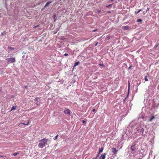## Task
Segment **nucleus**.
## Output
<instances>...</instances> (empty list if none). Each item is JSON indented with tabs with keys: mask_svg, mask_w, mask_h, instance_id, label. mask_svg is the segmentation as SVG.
<instances>
[{
	"mask_svg": "<svg viewBox=\"0 0 159 159\" xmlns=\"http://www.w3.org/2000/svg\"><path fill=\"white\" fill-rule=\"evenodd\" d=\"M135 145H132L131 147V150H132V151H134L135 150Z\"/></svg>",
	"mask_w": 159,
	"mask_h": 159,
	"instance_id": "obj_6",
	"label": "nucleus"
},
{
	"mask_svg": "<svg viewBox=\"0 0 159 159\" xmlns=\"http://www.w3.org/2000/svg\"><path fill=\"white\" fill-rule=\"evenodd\" d=\"M99 66H103V65L101 64H99Z\"/></svg>",
	"mask_w": 159,
	"mask_h": 159,
	"instance_id": "obj_35",
	"label": "nucleus"
},
{
	"mask_svg": "<svg viewBox=\"0 0 159 159\" xmlns=\"http://www.w3.org/2000/svg\"><path fill=\"white\" fill-rule=\"evenodd\" d=\"M107 12L108 13H111V11H107Z\"/></svg>",
	"mask_w": 159,
	"mask_h": 159,
	"instance_id": "obj_31",
	"label": "nucleus"
},
{
	"mask_svg": "<svg viewBox=\"0 0 159 159\" xmlns=\"http://www.w3.org/2000/svg\"><path fill=\"white\" fill-rule=\"evenodd\" d=\"M106 155V154L105 153H104L103 154L101 155L100 157V158L101 159H105Z\"/></svg>",
	"mask_w": 159,
	"mask_h": 159,
	"instance_id": "obj_5",
	"label": "nucleus"
},
{
	"mask_svg": "<svg viewBox=\"0 0 159 159\" xmlns=\"http://www.w3.org/2000/svg\"><path fill=\"white\" fill-rule=\"evenodd\" d=\"M6 60L7 61L8 64L12 63L16 61V59L14 57L7 58Z\"/></svg>",
	"mask_w": 159,
	"mask_h": 159,
	"instance_id": "obj_2",
	"label": "nucleus"
},
{
	"mask_svg": "<svg viewBox=\"0 0 159 159\" xmlns=\"http://www.w3.org/2000/svg\"><path fill=\"white\" fill-rule=\"evenodd\" d=\"M18 154V152H15L13 153L12 155L13 156H16Z\"/></svg>",
	"mask_w": 159,
	"mask_h": 159,
	"instance_id": "obj_21",
	"label": "nucleus"
},
{
	"mask_svg": "<svg viewBox=\"0 0 159 159\" xmlns=\"http://www.w3.org/2000/svg\"><path fill=\"white\" fill-rule=\"evenodd\" d=\"M8 48L10 49L12 51V50H14L15 49H16L15 48H14L11 47H8Z\"/></svg>",
	"mask_w": 159,
	"mask_h": 159,
	"instance_id": "obj_11",
	"label": "nucleus"
},
{
	"mask_svg": "<svg viewBox=\"0 0 159 159\" xmlns=\"http://www.w3.org/2000/svg\"><path fill=\"white\" fill-rule=\"evenodd\" d=\"M129 27L128 26H124L123 28L124 29V30H127L129 29Z\"/></svg>",
	"mask_w": 159,
	"mask_h": 159,
	"instance_id": "obj_15",
	"label": "nucleus"
},
{
	"mask_svg": "<svg viewBox=\"0 0 159 159\" xmlns=\"http://www.w3.org/2000/svg\"><path fill=\"white\" fill-rule=\"evenodd\" d=\"M97 11H98V13H100V12H101V10H97Z\"/></svg>",
	"mask_w": 159,
	"mask_h": 159,
	"instance_id": "obj_26",
	"label": "nucleus"
},
{
	"mask_svg": "<svg viewBox=\"0 0 159 159\" xmlns=\"http://www.w3.org/2000/svg\"><path fill=\"white\" fill-rule=\"evenodd\" d=\"M52 2H48L45 4V5L44 6V7H46L48 6L49 4L52 3Z\"/></svg>",
	"mask_w": 159,
	"mask_h": 159,
	"instance_id": "obj_8",
	"label": "nucleus"
},
{
	"mask_svg": "<svg viewBox=\"0 0 159 159\" xmlns=\"http://www.w3.org/2000/svg\"><path fill=\"white\" fill-rule=\"evenodd\" d=\"M96 31V30H93V31Z\"/></svg>",
	"mask_w": 159,
	"mask_h": 159,
	"instance_id": "obj_37",
	"label": "nucleus"
},
{
	"mask_svg": "<svg viewBox=\"0 0 159 159\" xmlns=\"http://www.w3.org/2000/svg\"><path fill=\"white\" fill-rule=\"evenodd\" d=\"M16 107L15 106H13L12 107H11V111L12 110H14V109H16Z\"/></svg>",
	"mask_w": 159,
	"mask_h": 159,
	"instance_id": "obj_16",
	"label": "nucleus"
},
{
	"mask_svg": "<svg viewBox=\"0 0 159 159\" xmlns=\"http://www.w3.org/2000/svg\"><path fill=\"white\" fill-rule=\"evenodd\" d=\"M6 32L4 31L2 32L1 34L2 35H4L5 34H6Z\"/></svg>",
	"mask_w": 159,
	"mask_h": 159,
	"instance_id": "obj_22",
	"label": "nucleus"
},
{
	"mask_svg": "<svg viewBox=\"0 0 159 159\" xmlns=\"http://www.w3.org/2000/svg\"><path fill=\"white\" fill-rule=\"evenodd\" d=\"M39 26V25H37V26H35L34 27V28H36V27H38Z\"/></svg>",
	"mask_w": 159,
	"mask_h": 159,
	"instance_id": "obj_33",
	"label": "nucleus"
},
{
	"mask_svg": "<svg viewBox=\"0 0 159 159\" xmlns=\"http://www.w3.org/2000/svg\"><path fill=\"white\" fill-rule=\"evenodd\" d=\"M130 88V85H129V82H128V90H129Z\"/></svg>",
	"mask_w": 159,
	"mask_h": 159,
	"instance_id": "obj_24",
	"label": "nucleus"
},
{
	"mask_svg": "<svg viewBox=\"0 0 159 159\" xmlns=\"http://www.w3.org/2000/svg\"><path fill=\"white\" fill-rule=\"evenodd\" d=\"M158 45H155L154 47V49H155L158 46Z\"/></svg>",
	"mask_w": 159,
	"mask_h": 159,
	"instance_id": "obj_23",
	"label": "nucleus"
},
{
	"mask_svg": "<svg viewBox=\"0 0 159 159\" xmlns=\"http://www.w3.org/2000/svg\"><path fill=\"white\" fill-rule=\"evenodd\" d=\"M103 148H100L99 149V153H98V154L99 155V154L100 153H101V152H102V151L103 150Z\"/></svg>",
	"mask_w": 159,
	"mask_h": 159,
	"instance_id": "obj_12",
	"label": "nucleus"
},
{
	"mask_svg": "<svg viewBox=\"0 0 159 159\" xmlns=\"http://www.w3.org/2000/svg\"><path fill=\"white\" fill-rule=\"evenodd\" d=\"M155 117L154 116H152V117L150 118L149 120V121H151Z\"/></svg>",
	"mask_w": 159,
	"mask_h": 159,
	"instance_id": "obj_9",
	"label": "nucleus"
},
{
	"mask_svg": "<svg viewBox=\"0 0 159 159\" xmlns=\"http://www.w3.org/2000/svg\"><path fill=\"white\" fill-rule=\"evenodd\" d=\"M141 11V9H139L138 11H137L136 12H135V14L136 15L137 14H138L140 11Z\"/></svg>",
	"mask_w": 159,
	"mask_h": 159,
	"instance_id": "obj_19",
	"label": "nucleus"
},
{
	"mask_svg": "<svg viewBox=\"0 0 159 159\" xmlns=\"http://www.w3.org/2000/svg\"><path fill=\"white\" fill-rule=\"evenodd\" d=\"M95 111V109H94V108L92 110V111L93 112H94V111Z\"/></svg>",
	"mask_w": 159,
	"mask_h": 159,
	"instance_id": "obj_30",
	"label": "nucleus"
},
{
	"mask_svg": "<svg viewBox=\"0 0 159 159\" xmlns=\"http://www.w3.org/2000/svg\"><path fill=\"white\" fill-rule=\"evenodd\" d=\"M86 122V121H85V120H83V123H85Z\"/></svg>",
	"mask_w": 159,
	"mask_h": 159,
	"instance_id": "obj_28",
	"label": "nucleus"
},
{
	"mask_svg": "<svg viewBox=\"0 0 159 159\" xmlns=\"http://www.w3.org/2000/svg\"><path fill=\"white\" fill-rule=\"evenodd\" d=\"M39 98H37L34 99V100L35 102V103L38 106V100L39 99Z\"/></svg>",
	"mask_w": 159,
	"mask_h": 159,
	"instance_id": "obj_7",
	"label": "nucleus"
},
{
	"mask_svg": "<svg viewBox=\"0 0 159 159\" xmlns=\"http://www.w3.org/2000/svg\"><path fill=\"white\" fill-rule=\"evenodd\" d=\"M79 64V62L78 61L77 62H76L75 63L74 65V67H75L77 65H78Z\"/></svg>",
	"mask_w": 159,
	"mask_h": 159,
	"instance_id": "obj_10",
	"label": "nucleus"
},
{
	"mask_svg": "<svg viewBox=\"0 0 159 159\" xmlns=\"http://www.w3.org/2000/svg\"><path fill=\"white\" fill-rule=\"evenodd\" d=\"M114 0H111V2H113Z\"/></svg>",
	"mask_w": 159,
	"mask_h": 159,
	"instance_id": "obj_36",
	"label": "nucleus"
},
{
	"mask_svg": "<svg viewBox=\"0 0 159 159\" xmlns=\"http://www.w3.org/2000/svg\"><path fill=\"white\" fill-rule=\"evenodd\" d=\"M64 55V56H68V54H67V53H65V54Z\"/></svg>",
	"mask_w": 159,
	"mask_h": 159,
	"instance_id": "obj_27",
	"label": "nucleus"
},
{
	"mask_svg": "<svg viewBox=\"0 0 159 159\" xmlns=\"http://www.w3.org/2000/svg\"><path fill=\"white\" fill-rule=\"evenodd\" d=\"M64 113L66 115H68L70 116V110L68 109H66L64 111Z\"/></svg>",
	"mask_w": 159,
	"mask_h": 159,
	"instance_id": "obj_3",
	"label": "nucleus"
},
{
	"mask_svg": "<svg viewBox=\"0 0 159 159\" xmlns=\"http://www.w3.org/2000/svg\"><path fill=\"white\" fill-rule=\"evenodd\" d=\"M147 76H145V77H144V80L146 81H148V79L147 78Z\"/></svg>",
	"mask_w": 159,
	"mask_h": 159,
	"instance_id": "obj_18",
	"label": "nucleus"
},
{
	"mask_svg": "<svg viewBox=\"0 0 159 159\" xmlns=\"http://www.w3.org/2000/svg\"><path fill=\"white\" fill-rule=\"evenodd\" d=\"M29 123H30L29 121H28V123H27V124H25V123H20V124H23V125H29Z\"/></svg>",
	"mask_w": 159,
	"mask_h": 159,
	"instance_id": "obj_13",
	"label": "nucleus"
},
{
	"mask_svg": "<svg viewBox=\"0 0 159 159\" xmlns=\"http://www.w3.org/2000/svg\"><path fill=\"white\" fill-rule=\"evenodd\" d=\"M111 38V37L109 36V35H107L106 37V40H108L109 39H110Z\"/></svg>",
	"mask_w": 159,
	"mask_h": 159,
	"instance_id": "obj_14",
	"label": "nucleus"
},
{
	"mask_svg": "<svg viewBox=\"0 0 159 159\" xmlns=\"http://www.w3.org/2000/svg\"><path fill=\"white\" fill-rule=\"evenodd\" d=\"M131 67H132V66H130L129 67V69H131Z\"/></svg>",
	"mask_w": 159,
	"mask_h": 159,
	"instance_id": "obj_29",
	"label": "nucleus"
},
{
	"mask_svg": "<svg viewBox=\"0 0 159 159\" xmlns=\"http://www.w3.org/2000/svg\"><path fill=\"white\" fill-rule=\"evenodd\" d=\"M111 150L114 154H116L118 151V150H116V148H112L111 149Z\"/></svg>",
	"mask_w": 159,
	"mask_h": 159,
	"instance_id": "obj_4",
	"label": "nucleus"
},
{
	"mask_svg": "<svg viewBox=\"0 0 159 159\" xmlns=\"http://www.w3.org/2000/svg\"><path fill=\"white\" fill-rule=\"evenodd\" d=\"M111 5H112V4H110V5H108L107 6H106V7H110Z\"/></svg>",
	"mask_w": 159,
	"mask_h": 159,
	"instance_id": "obj_25",
	"label": "nucleus"
},
{
	"mask_svg": "<svg viewBox=\"0 0 159 159\" xmlns=\"http://www.w3.org/2000/svg\"><path fill=\"white\" fill-rule=\"evenodd\" d=\"M142 20L140 19H138L137 20V22H142Z\"/></svg>",
	"mask_w": 159,
	"mask_h": 159,
	"instance_id": "obj_17",
	"label": "nucleus"
},
{
	"mask_svg": "<svg viewBox=\"0 0 159 159\" xmlns=\"http://www.w3.org/2000/svg\"><path fill=\"white\" fill-rule=\"evenodd\" d=\"M98 42H97V43H96V44H95V46H97V44H98Z\"/></svg>",
	"mask_w": 159,
	"mask_h": 159,
	"instance_id": "obj_34",
	"label": "nucleus"
},
{
	"mask_svg": "<svg viewBox=\"0 0 159 159\" xmlns=\"http://www.w3.org/2000/svg\"><path fill=\"white\" fill-rule=\"evenodd\" d=\"M58 134H57L55 137L54 138H53V139L54 140H56L57 139V137H58Z\"/></svg>",
	"mask_w": 159,
	"mask_h": 159,
	"instance_id": "obj_20",
	"label": "nucleus"
},
{
	"mask_svg": "<svg viewBox=\"0 0 159 159\" xmlns=\"http://www.w3.org/2000/svg\"><path fill=\"white\" fill-rule=\"evenodd\" d=\"M48 140V139L45 138L40 140L39 141V142L38 144V147L41 148H43L47 144Z\"/></svg>",
	"mask_w": 159,
	"mask_h": 159,
	"instance_id": "obj_1",
	"label": "nucleus"
},
{
	"mask_svg": "<svg viewBox=\"0 0 159 159\" xmlns=\"http://www.w3.org/2000/svg\"><path fill=\"white\" fill-rule=\"evenodd\" d=\"M149 8H148L147 9V11H149Z\"/></svg>",
	"mask_w": 159,
	"mask_h": 159,
	"instance_id": "obj_32",
	"label": "nucleus"
}]
</instances>
